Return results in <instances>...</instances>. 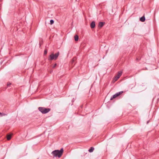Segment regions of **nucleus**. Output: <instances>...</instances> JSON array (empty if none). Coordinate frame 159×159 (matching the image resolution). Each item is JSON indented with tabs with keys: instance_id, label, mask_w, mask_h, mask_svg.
Instances as JSON below:
<instances>
[{
	"instance_id": "f257e3e1",
	"label": "nucleus",
	"mask_w": 159,
	"mask_h": 159,
	"mask_svg": "<svg viewBox=\"0 0 159 159\" xmlns=\"http://www.w3.org/2000/svg\"><path fill=\"white\" fill-rule=\"evenodd\" d=\"M63 152V148H61L60 150H56L53 151L52 152V154L54 157L60 158L62 156Z\"/></svg>"
},
{
	"instance_id": "f03ea898",
	"label": "nucleus",
	"mask_w": 159,
	"mask_h": 159,
	"mask_svg": "<svg viewBox=\"0 0 159 159\" xmlns=\"http://www.w3.org/2000/svg\"><path fill=\"white\" fill-rule=\"evenodd\" d=\"M59 55V52H58L56 53L55 54L53 53H52L49 56L48 60H56Z\"/></svg>"
},
{
	"instance_id": "7ed1b4c3",
	"label": "nucleus",
	"mask_w": 159,
	"mask_h": 159,
	"mask_svg": "<svg viewBox=\"0 0 159 159\" xmlns=\"http://www.w3.org/2000/svg\"><path fill=\"white\" fill-rule=\"evenodd\" d=\"M38 109L42 114H45L48 113L51 110V109L49 108H46L44 107H40L38 108Z\"/></svg>"
},
{
	"instance_id": "20e7f679",
	"label": "nucleus",
	"mask_w": 159,
	"mask_h": 159,
	"mask_svg": "<svg viewBox=\"0 0 159 159\" xmlns=\"http://www.w3.org/2000/svg\"><path fill=\"white\" fill-rule=\"evenodd\" d=\"M123 93V91H121L116 93L113 95L111 98L110 100H113L114 98H116L117 97L120 95L121 94H122Z\"/></svg>"
},
{
	"instance_id": "39448f33",
	"label": "nucleus",
	"mask_w": 159,
	"mask_h": 159,
	"mask_svg": "<svg viewBox=\"0 0 159 159\" xmlns=\"http://www.w3.org/2000/svg\"><path fill=\"white\" fill-rule=\"evenodd\" d=\"M122 74V72L121 71H119L118 72V74L115 76L114 80L115 81L117 80L120 77Z\"/></svg>"
},
{
	"instance_id": "423d86ee",
	"label": "nucleus",
	"mask_w": 159,
	"mask_h": 159,
	"mask_svg": "<svg viewBox=\"0 0 159 159\" xmlns=\"http://www.w3.org/2000/svg\"><path fill=\"white\" fill-rule=\"evenodd\" d=\"M105 24V23L104 22H99L98 24V26L99 27H100V28H101L102 27H103V26Z\"/></svg>"
},
{
	"instance_id": "0eeeda50",
	"label": "nucleus",
	"mask_w": 159,
	"mask_h": 159,
	"mask_svg": "<svg viewBox=\"0 0 159 159\" xmlns=\"http://www.w3.org/2000/svg\"><path fill=\"white\" fill-rule=\"evenodd\" d=\"M95 22L94 21H92L90 24V26L91 28L92 29L94 28L95 27Z\"/></svg>"
},
{
	"instance_id": "6e6552de",
	"label": "nucleus",
	"mask_w": 159,
	"mask_h": 159,
	"mask_svg": "<svg viewBox=\"0 0 159 159\" xmlns=\"http://www.w3.org/2000/svg\"><path fill=\"white\" fill-rule=\"evenodd\" d=\"M145 20V18L144 15L140 18V20L142 22H144Z\"/></svg>"
},
{
	"instance_id": "1a4fd4ad",
	"label": "nucleus",
	"mask_w": 159,
	"mask_h": 159,
	"mask_svg": "<svg viewBox=\"0 0 159 159\" xmlns=\"http://www.w3.org/2000/svg\"><path fill=\"white\" fill-rule=\"evenodd\" d=\"M94 150V148L93 147H91L89 150L88 151L89 152H92Z\"/></svg>"
},
{
	"instance_id": "9d476101",
	"label": "nucleus",
	"mask_w": 159,
	"mask_h": 159,
	"mask_svg": "<svg viewBox=\"0 0 159 159\" xmlns=\"http://www.w3.org/2000/svg\"><path fill=\"white\" fill-rule=\"evenodd\" d=\"M11 134H7V140H9L11 139Z\"/></svg>"
},
{
	"instance_id": "9b49d317",
	"label": "nucleus",
	"mask_w": 159,
	"mask_h": 159,
	"mask_svg": "<svg viewBox=\"0 0 159 159\" xmlns=\"http://www.w3.org/2000/svg\"><path fill=\"white\" fill-rule=\"evenodd\" d=\"M75 40V41H78L79 39V36L78 35H75L74 37Z\"/></svg>"
},
{
	"instance_id": "f8f14e48",
	"label": "nucleus",
	"mask_w": 159,
	"mask_h": 159,
	"mask_svg": "<svg viewBox=\"0 0 159 159\" xmlns=\"http://www.w3.org/2000/svg\"><path fill=\"white\" fill-rule=\"evenodd\" d=\"M54 23V21L53 20H50V24L52 25Z\"/></svg>"
},
{
	"instance_id": "ddd939ff",
	"label": "nucleus",
	"mask_w": 159,
	"mask_h": 159,
	"mask_svg": "<svg viewBox=\"0 0 159 159\" xmlns=\"http://www.w3.org/2000/svg\"><path fill=\"white\" fill-rule=\"evenodd\" d=\"M76 57H74L73 59H72V63H73V62H74L76 60Z\"/></svg>"
},
{
	"instance_id": "4468645a",
	"label": "nucleus",
	"mask_w": 159,
	"mask_h": 159,
	"mask_svg": "<svg viewBox=\"0 0 159 159\" xmlns=\"http://www.w3.org/2000/svg\"><path fill=\"white\" fill-rule=\"evenodd\" d=\"M57 64L56 63L53 66L52 68H55V67L57 66Z\"/></svg>"
},
{
	"instance_id": "2eb2a0df",
	"label": "nucleus",
	"mask_w": 159,
	"mask_h": 159,
	"mask_svg": "<svg viewBox=\"0 0 159 159\" xmlns=\"http://www.w3.org/2000/svg\"><path fill=\"white\" fill-rule=\"evenodd\" d=\"M47 51L46 50H45L44 51V54H47Z\"/></svg>"
},
{
	"instance_id": "dca6fc26",
	"label": "nucleus",
	"mask_w": 159,
	"mask_h": 159,
	"mask_svg": "<svg viewBox=\"0 0 159 159\" xmlns=\"http://www.w3.org/2000/svg\"><path fill=\"white\" fill-rule=\"evenodd\" d=\"M11 84V83L8 84L7 85L8 86H9Z\"/></svg>"
},
{
	"instance_id": "f3484780",
	"label": "nucleus",
	"mask_w": 159,
	"mask_h": 159,
	"mask_svg": "<svg viewBox=\"0 0 159 159\" xmlns=\"http://www.w3.org/2000/svg\"><path fill=\"white\" fill-rule=\"evenodd\" d=\"M136 60L138 61H139V59L138 58H136Z\"/></svg>"
},
{
	"instance_id": "a211bd4d",
	"label": "nucleus",
	"mask_w": 159,
	"mask_h": 159,
	"mask_svg": "<svg viewBox=\"0 0 159 159\" xmlns=\"http://www.w3.org/2000/svg\"><path fill=\"white\" fill-rule=\"evenodd\" d=\"M39 44H40V45H41V43H40Z\"/></svg>"
}]
</instances>
